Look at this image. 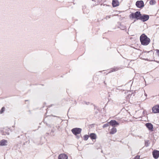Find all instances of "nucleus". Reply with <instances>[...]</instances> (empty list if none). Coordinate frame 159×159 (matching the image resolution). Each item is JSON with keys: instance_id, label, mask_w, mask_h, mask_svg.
I'll use <instances>...</instances> for the list:
<instances>
[{"instance_id": "f257e3e1", "label": "nucleus", "mask_w": 159, "mask_h": 159, "mask_svg": "<svg viewBox=\"0 0 159 159\" xmlns=\"http://www.w3.org/2000/svg\"><path fill=\"white\" fill-rule=\"evenodd\" d=\"M140 40L141 44L143 45H147L150 42V39L144 34H142L140 36Z\"/></svg>"}, {"instance_id": "f03ea898", "label": "nucleus", "mask_w": 159, "mask_h": 159, "mask_svg": "<svg viewBox=\"0 0 159 159\" xmlns=\"http://www.w3.org/2000/svg\"><path fill=\"white\" fill-rule=\"evenodd\" d=\"M141 16L140 12L139 11H137L134 13H132L129 15L130 18L133 19H136L137 20H139L140 17Z\"/></svg>"}, {"instance_id": "7ed1b4c3", "label": "nucleus", "mask_w": 159, "mask_h": 159, "mask_svg": "<svg viewBox=\"0 0 159 159\" xmlns=\"http://www.w3.org/2000/svg\"><path fill=\"white\" fill-rule=\"evenodd\" d=\"M82 129L80 128H75L71 130L72 133L75 135L79 134L81 133Z\"/></svg>"}, {"instance_id": "20e7f679", "label": "nucleus", "mask_w": 159, "mask_h": 159, "mask_svg": "<svg viewBox=\"0 0 159 159\" xmlns=\"http://www.w3.org/2000/svg\"><path fill=\"white\" fill-rule=\"evenodd\" d=\"M149 19V16L148 15L146 14H143L140 17L139 20H141L143 22H145L148 20Z\"/></svg>"}, {"instance_id": "39448f33", "label": "nucleus", "mask_w": 159, "mask_h": 159, "mask_svg": "<svg viewBox=\"0 0 159 159\" xmlns=\"http://www.w3.org/2000/svg\"><path fill=\"white\" fill-rule=\"evenodd\" d=\"M136 5L138 8H142L144 6V2L142 0L138 1L136 2Z\"/></svg>"}, {"instance_id": "423d86ee", "label": "nucleus", "mask_w": 159, "mask_h": 159, "mask_svg": "<svg viewBox=\"0 0 159 159\" xmlns=\"http://www.w3.org/2000/svg\"><path fill=\"white\" fill-rule=\"evenodd\" d=\"M153 157L155 159H157L159 157V151L155 150L152 152Z\"/></svg>"}, {"instance_id": "0eeeda50", "label": "nucleus", "mask_w": 159, "mask_h": 159, "mask_svg": "<svg viewBox=\"0 0 159 159\" xmlns=\"http://www.w3.org/2000/svg\"><path fill=\"white\" fill-rule=\"evenodd\" d=\"M145 125L149 131H153V126L151 123H147L145 124Z\"/></svg>"}, {"instance_id": "6e6552de", "label": "nucleus", "mask_w": 159, "mask_h": 159, "mask_svg": "<svg viewBox=\"0 0 159 159\" xmlns=\"http://www.w3.org/2000/svg\"><path fill=\"white\" fill-rule=\"evenodd\" d=\"M152 112L154 113H159V105H157L152 108Z\"/></svg>"}, {"instance_id": "1a4fd4ad", "label": "nucleus", "mask_w": 159, "mask_h": 159, "mask_svg": "<svg viewBox=\"0 0 159 159\" xmlns=\"http://www.w3.org/2000/svg\"><path fill=\"white\" fill-rule=\"evenodd\" d=\"M110 125L112 126L116 127L119 125V123L114 120H111L109 122Z\"/></svg>"}, {"instance_id": "9d476101", "label": "nucleus", "mask_w": 159, "mask_h": 159, "mask_svg": "<svg viewBox=\"0 0 159 159\" xmlns=\"http://www.w3.org/2000/svg\"><path fill=\"white\" fill-rule=\"evenodd\" d=\"M112 4L113 7H117L119 5V3L118 0H113Z\"/></svg>"}, {"instance_id": "9b49d317", "label": "nucleus", "mask_w": 159, "mask_h": 159, "mask_svg": "<svg viewBox=\"0 0 159 159\" xmlns=\"http://www.w3.org/2000/svg\"><path fill=\"white\" fill-rule=\"evenodd\" d=\"M68 156L65 154H60L58 157V159H67Z\"/></svg>"}, {"instance_id": "f8f14e48", "label": "nucleus", "mask_w": 159, "mask_h": 159, "mask_svg": "<svg viewBox=\"0 0 159 159\" xmlns=\"http://www.w3.org/2000/svg\"><path fill=\"white\" fill-rule=\"evenodd\" d=\"M89 137L91 139L93 140L97 138V136L95 134L92 133H91L89 135Z\"/></svg>"}, {"instance_id": "ddd939ff", "label": "nucleus", "mask_w": 159, "mask_h": 159, "mask_svg": "<svg viewBox=\"0 0 159 159\" xmlns=\"http://www.w3.org/2000/svg\"><path fill=\"white\" fill-rule=\"evenodd\" d=\"M7 143V141L4 139H2L0 142V145L1 146H4L7 145L6 143Z\"/></svg>"}, {"instance_id": "4468645a", "label": "nucleus", "mask_w": 159, "mask_h": 159, "mask_svg": "<svg viewBox=\"0 0 159 159\" xmlns=\"http://www.w3.org/2000/svg\"><path fill=\"white\" fill-rule=\"evenodd\" d=\"M117 131L116 129V128L113 127L109 133L110 134H113L115 133Z\"/></svg>"}, {"instance_id": "2eb2a0df", "label": "nucleus", "mask_w": 159, "mask_h": 159, "mask_svg": "<svg viewBox=\"0 0 159 159\" xmlns=\"http://www.w3.org/2000/svg\"><path fill=\"white\" fill-rule=\"evenodd\" d=\"M156 1L155 0H151L149 2V3L151 5H153L156 3Z\"/></svg>"}, {"instance_id": "dca6fc26", "label": "nucleus", "mask_w": 159, "mask_h": 159, "mask_svg": "<svg viewBox=\"0 0 159 159\" xmlns=\"http://www.w3.org/2000/svg\"><path fill=\"white\" fill-rule=\"evenodd\" d=\"M145 146L146 147H147L149 146V141L148 140H146L145 141Z\"/></svg>"}, {"instance_id": "f3484780", "label": "nucleus", "mask_w": 159, "mask_h": 159, "mask_svg": "<svg viewBox=\"0 0 159 159\" xmlns=\"http://www.w3.org/2000/svg\"><path fill=\"white\" fill-rule=\"evenodd\" d=\"M89 136L85 134L84 136V140H87L89 138Z\"/></svg>"}, {"instance_id": "a211bd4d", "label": "nucleus", "mask_w": 159, "mask_h": 159, "mask_svg": "<svg viewBox=\"0 0 159 159\" xmlns=\"http://www.w3.org/2000/svg\"><path fill=\"white\" fill-rule=\"evenodd\" d=\"M109 125H110L109 122L107 123L106 124H104L103 125V128H106V127H108L109 126Z\"/></svg>"}, {"instance_id": "6ab92c4d", "label": "nucleus", "mask_w": 159, "mask_h": 159, "mask_svg": "<svg viewBox=\"0 0 159 159\" xmlns=\"http://www.w3.org/2000/svg\"><path fill=\"white\" fill-rule=\"evenodd\" d=\"M119 69V68L118 67H114L112 69L111 71H115L117 70H118Z\"/></svg>"}, {"instance_id": "aec40b11", "label": "nucleus", "mask_w": 159, "mask_h": 159, "mask_svg": "<svg viewBox=\"0 0 159 159\" xmlns=\"http://www.w3.org/2000/svg\"><path fill=\"white\" fill-rule=\"evenodd\" d=\"M5 108L4 107H3L1 109L0 112L1 114H2L5 110Z\"/></svg>"}, {"instance_id": "412c9836", "label": "nucleus", "mask_w": 159, "mask_h": 159, "mask_svg": "<svg viewBox=\"0 0 159 159\" xmlns=\"http://www.w3.org/2000/svg\"><path fill=\"white\" fill-rule=\"evenodd\" d=\"M120 28L121 30H124L125 29V27L124 26H122L121 25H120Z\"/></svg>"}, {"instance_id": "4be33fe9", "label": "nucleus", "mask_w": 159, "mask_h": 159, "mask_svg": "<svg viewBox=\"0 0 159 159\" xmlns=\"http://www.w3.org/2000/svg\"><path fill=\"white\" fill-rule=\"evenodd\" d=\"M83 103L84 104H85L86 105H88L89 104V102H86L84 101V102H83Z\"/></svg>"}, {"instance_id": "5701e85b", "label": "nucleus", "mask_w": 159, "mask_h": 159, "mask_svg": "<svg viewBox=\"0 0 159 159\" xmlns=\"http://www.w3.org/2000/svg\"><path fill=\"white\" fill-rule=\"evenodd\" d=\"M134 159H140V156H136Z\"/></svg>"}, {"instance_id": "b1692460", "label": "nucleus", "mask_w": 159, "mask_h": 159, "mask_svg": "<svg viewBox=\"0 0 159 159\" xmlns=\"http://www.w3.org/2000/svg\"><path fill=\"white\" fill-rule=\"evenodd\" d=\"M111 16H106V17L104 18V19H106V20H107V18H111Z\"/></svg>"}, {"instance_id": "393cba45", "label": "nucleus", "mask_w": 159, "mask_h": 159, "mask_svg": "<svg viewBox=\"0 0 159 159\" xmlns=\"http://www.w3.org/2000/svg\"><path fill=\"white\" fill-rule=\"evenodd\" d=\"M157 52L158 54V55L159 56V50L157 49Z\"/></svg>"}, {"instance_id": "a878e982", "label": "nucleus", "mask_w": 159, "mask_h": 159, "mask_svg": "<svg viewBox=\"0 0 159 159\" xmlns=\"http://www.w3.org/2000/svg\"><path fill=\"white\" fill-rule=\"evenodd\" d=\"M77 137L78 139H79L80 138V136H77Z\"/></svg>"}, {"instance_id": "bb28decb", "label": "nucleus", "mask_w": 159, "mask_h": 159, "mask_svg": "<svg viewBox=\"0 0 159 159\" xmlns=\"http://www.w3.org/2000/svg\"><path fill=\"white\" fill-rule=\"evenodd\" d=\"M51 132H53V131L52 130H51Z\"/></svg>"}, {"instance_id": "cd10ccee", "label": "nucleus", "mask_w": 159, "mask_h": 159, "mask_svg": "<svg viewBox=\"0 0 159 159\" xmlns=\"http://www.w3.org/2000/svg\"><path fill=\"white\" fill-rule=\"evenodd\" d=\"M47 134H48V135L49 134V133H47Z\"/></svg>"}, {"instance_id": "c85d7f7f", "label": "nucleus", "mask_w": 159, "mask_h": 159, "mask_svg": "<svg viewBox=\"0 0 159 159\" xmlns=\"http://www.w3.org/2000/svg\"><path fill=\"white\" fill-rule=\"evenodd\" d=\"M9 133H8V134H8V135H9Z\"/></svg>"}, {"instance_id": "c756f323", "label": "nucleus", "mask_w": 159, "mask_h": 159, "mask_svg": "<svg viewBox=\"0 0 159 159\" xmlns=\"http://www.w3.org/2000/svg\"><path fill=\"white\" fill-rule=\"evenodd\" d=\"M18 138H19V136H18Z\"/></svg>"}]
</instances>
